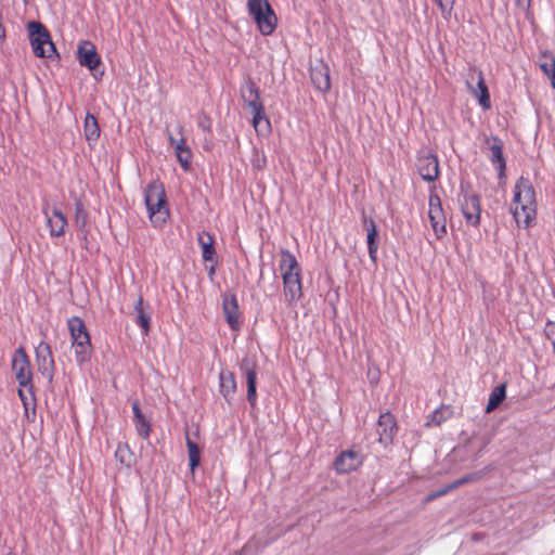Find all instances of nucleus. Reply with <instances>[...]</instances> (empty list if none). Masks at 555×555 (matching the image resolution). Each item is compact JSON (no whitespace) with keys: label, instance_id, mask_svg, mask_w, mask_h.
<instances>
[{"label":"nucleus","instance_id":"obj_23","mask_svg":"<svg viewBox=\"0 0 555 555\" xmlns=\"http://www.w3.org/2000/svg\"><path fill=\"white\" fill-rule=\"evenodd\" d=\"M280 270L282 272L283 276H299L301 269L296 260L295 256L288 251L287 249H284L281 251V263H280Z\"/></svg>","mask_w":555,"mask_h":555},{"label":"nucleus","instance_id":"obj_6","mask_svg":"<svg viewBox=\"0 0 555 555\" xmlns=\"http://www.w3.org/2000/svg\"><path fill=\"white\" fill-rule=\"evenodd\" d=\"M249 14L263 36L271 35L276 27V15L268 0H247Z\"/></svg>","mask_w":555,"mask_h":555},{"label":"nucleus","instance_id":"obj_31","mask_svg":"<svg viewBox=\"0 0 555 555\" xmlns=\"http://www.w3.org/2000/svg\"><path fill=\"white\" fill-rule=\"evenodd\" d=\"M505 398V386H496L490 393L486 411L492 412Z\"/></svg>","mask_w":555,"mask_h":555},{"label":"nucleus","instance_id":"obj_27","mask_svg":"<svg viewBox=\"0 0 555 555\" xmlns=\"http://www.w3.org/2000/svg\"><path fill=\"white\" fill-rule=\"evenodd\" d=\"M198 245L202 248V257L205 261H212L215 256L214 238L207 232H201L197 236Z\"/></svg>","mask_w":555,"mask_h":555},{"label":"nucleus","instance_id":"obj_33","mask_svg":"<svg viewBox=\"0 0 555 555\" xmlns=\"http://www.w3.org/2000/svg\"><path fill=\"white\" fill-rule=\"evenodd\" d=\"M88 221L87 211L83 208L81 202H77L75 205V222L79 228H85Z\"/></svg>","mask_w":555,"mask_h":555},{"label":"nucleus","instance_id":"obj_21","mask_svg":"<svg viewBox=\"0 0 555 555\" xmlns=\"http://www.w3.org/2000/svg\"><path fill=\"white\" fill-rule=\"evenodd\" d=\"M418 172L426 181H434L439 175V163L436 156L427 154L418 158Z\"/></svg>","mask_w":555,"mask_h":555},{"label":"nucleus","instance_id":"obj_20","mask_svg":"<svg viewBox=\"0 0 555 555\" xmlns=\"http://www.w3.org/2000/svg\"><path fill=\"white\" fill-rule=\"evenodd\" d=\"M47 218V225L52 236H61L65 232L67 219L65 215L57 208H53L51 212L48 209L43 210Z\"/></svg>","mask_w":555,"mask_h":555},{"label":"nucleus","instance_id":"obj_25","mask_svg":"<svg viewBox=\"0 0 555 555\" xmlns=\"http://www.w3.org/2000/svg\"><path fill=\"white\" fill-rule=\"evenodd\" d=\"M242 370L244 371L246 383H247V399L251 405H255L257 400L256 392V371L254 367L249 366L246 361L242 364Z\"/></svg>","mask_w":555,"mask_h":555},{"label":"nucleus","instance_id":"obj_5","mask_svg":"<svg viewBox=\"0 0 555 555\" xmlns=\"http://www.w3.org/2000/svg\"><path fill=\"white\" fill-rule=\"evenodd\" d=\"M70 333L72 348L79 364L88 362L92 354V345L85 322L78 317H72L67 321Z\"/></svg>","mask_w":555,"mask_h":555},{"label":"nucleus","instance_id":"obj_32","mask_svg":"<svg viewBox=\"0 0 555 555\" xmlns=\"http://www.w3.org/2000/svg\"><path fill=\"white\" fill-rule=\"evenodd\" d=\"M186 447L189 451L190 467L192 470H194L199 465L201 451L196 443L189 437L186 438Z\"/></svg>","mask_w":555,"mask_h":555},{"label":"nucleus","instance_id":"obj_9","mask_svg":"<svg viewBox=\"0 0 555 555\" xmlns=\"http://www.w3.org/2000/svg\"><path fill=\"white\" fill-rule=\"evenodd\" d=\"M428 219L435 236L441 240L447 234V221L440 197L431 194L428 199Z\"/></svg>","mask_w":555,"mask_h":555},{"label":"nucleus","instance_id":"obj_7","mask_svg":"<svg viewBox=\"0 0 555 555\" xmlns=\"http://www.w3.org/2000/svg\"><path fill=\"white\" fill-rule=\"evenodd\" d=\"M29 40L34 54L37 57H52L56 53L54 43L48 29L39 22L28 24Z\"/></svg>","mask_w":555,"mask_h":555},{"label":"nucleus","instance_id":"obj_39","mask_svg":"<svg viewBox=\"0 0 555 555\" xmlns=\"http://www.w3.org/2000/svg\"><path fill=\"white\" fill-rule=\"evenodd\" d=\"M5 36V33H4V28L2 27V25L0 24V39H3Z\"/></svg>","mask_w":555,"mask_h":555},{"label":"nucleus","instance_id":"obj_1","mask_svg":"<svg viewBox=\"0 0 555 555\" xmlns=\"http://www.w3.org/2000/svg\"><path fill=\"white\" fill-rule=\"evenodd\" d=\"M11 369L18 383V397L23 403L26 417L36 413V398L34 395L33 371L29 358L23 347L12 354Z\"/></svg>","mask_w":555,"mask_h":555},{"label":"nucleus","instance_id":"obj_15","mask_svg":"<svg viewBox=\"0 0 555 555\" xmlns=\"http://www.w3.org/2000/svg\"><path fill=\"white\" fill-rule=\"evenodd\" d=\"M310 77L314 88L321 92L331 89L330 67L323 60H319L310 68Z\"/></svg>","mask_w":555,"mask_h":555},{"label":"nucleus","instance_id":"obj_34","mask_svg":"<svg viewBox=\"0 0 555 555\" xmlns=\"http://www.w3.org/2000/svg\"><path fill=\"white\" fill-rule=\"evenodd\" d=\"M135 429L142 438L146 439L150 435L151 426L149 421L143 416L134 420Z\"/></svg>","mask_w":555,"mask_h":555},{"label":"nucleus","instance_id":"obj_13","mask_svg":"<svg viewBox=\"0 0 555 555\" xmlns=\"http://www.w3.org/2000/svg\"><path fill=\"white\" fill-rule=\"evenodd\" d=\"M363 463L361 453L354 450L341 452L335 460L334 467L338 474H349L358 469Z\"/></svg>","mask_w":555,"mask_h":555},{"label":"nucleus","instance_id":"obj_8","mask_svg":"<svg viewBox=\"0 0 555 555\" xmlns=\"http://www.w3.org/2000/svg\"><path fill=\"white\" fill-rule=\"evenodd\" d=\"M168 140L180 166L184 171H189L192 163V151L186 144L183 126L178 125L172 132H168Z\"/></svg>","mask_w":555,"mask_h":555},{"label":"nucleus","instance_id":"obj_24","mask_svg":"<svg viewBox=\"0 0 555 555\" xmlns=\"http://www.w3.org/2000/svg\"><path fill=\"white\" fill-rule=\"evenodd\" d=\"M220 391L223 397L229 401L236 391V382L232 372L222 370L219 374Z\"/></svg>","mask_w":555,"mask_h":555},{"label":"nucleus","instance_id":"obj_29","mask_svg":"<svg viewBox=\"0 0 555 555\" xmlns=\"http://www.w3.org/2000/svg\"><path fill=\"white\" fill-rule=\"evenodd\" d=\"M478 479V475L477 474H469L463 478H460L451 483H449L448 486L439 489L437 492L430 494L429 499H436V498H439V496H442L447 493H449L450 491L461 487L462 485H465L467 482H472L474 480H477Z\"/></svg>","mask_w":555,"mask_h":555},{"label":"nucleus","instance_id":"obj_30","mask_svg":"<svg viewBox=\"0 0 555 555\" xmlns=\"http://www.w3.org/2000/svg\"><path fill=\"white\" fill-rule=\"evenodd\" d=\"M542 59L540 68L548 76L552 87L555 88V56L552 53L544 52Z\"/></svg>","mask_w":555,"mask_h":555},{"label":"nucleus","instance_id":"obj_4","mask_svg":"<svg viewBox=\"0 0 555 555\" xmlns=\"http://www.w3.org/2000/svg\"><path fill=\"white\" fill-rule=\"evenodd\" d=\"M144 201L152 224L154 227H162L169 217L163 183L159 181L151 182L145 189Z\"/></svg>","mask_w":555,"mask_h":555},{"label":"nucleus","instance_id":"obj_17","mask_svg":"<svg viewBox=\"0 0 555 555\" xmlns=\"http://www.w3.org/2000/svg\"><path fill=\"white\" fill-rule=\"evenodd\" d=\"M396 430L397 426L395 417L390 413L382 414L377 423L379 442L385 446L389 444L395 437Z\"/></svg>","mask_w":555,"mask_h":555},{"label":"nucleus","instance_id":"obj_22","mask_svg":"<svg viewBox=\"0 0 555 555\" xmlns=\"http://www.w3.org/2000/svg\"><path fill=\"white\" fill-rule=\"evenodd\" d=\"M363 225L366 230V243H367V249H369V256L370 259L375 263L377 260V228L375 225V222L372 218H369L367 216H363Z\"/></svg>","mask_w":555,"mask_h":555},{"label":"nucleus","instance_id":"obj_37","mask_svg":"<svg viewBox=\"0 0 555 555\" xmlns=\"http://www.w3.org/2000/svg\"><path fill=\"white\" fill-rule=\"evenodd\" d=\"M128 453V449L127 447L125 446H118L117 450H116V456L119 457L120 462L121 463H125L126 460H125V454Z\"/></svg>","mask_w":555,"mask_h":555},{"label":"nucleus","instance_id":"obj_16","mask_svg":"<svg viewBox=\"0 0 555 555\" xmlns=\"http://www.w3.org/2000/svg\"><path fill=\"white\" fill-rule=\"evenodd\" d=\"M485 144H486V149L488 151V157H489L490 162L499 171L500 177H503L504 171H505V166H506L505 159L503 156V152H502L503 142L496 137H491V138H486Z\"/></svg>","mask_w":555,"mask_h":555},{"label":"nucleus","instance_id":"obj_26","mask_svg":"<svg viewBox=\"0 0 555 555\" xmlns=\"http://www.w3.org/2000/svg\"><path fill=\"white\" fill-rule=\"evenodd\" d=\"M100 132L96 118L92 114H87L83 124V135L89 144H93L98 141Z\"/></svg>","mask_w":555,"mask_h":555},{"label":"nucleus","instance_id":"obj_18","mask_svg":"<svg viewBox=\"0 0 555 555\" xmlns=\"http://www.w3.org/2000/svg\"><path fill=\"white\" fill-rule=\"evenodd\" d=\"M222 309L229 326L233 331H238L241 326V314L238 311L237 300L234 295L224 296L222 301Z\"/></svg>","mask_w":555,"mask_h":555},{"label":"nucleus","instance_id":"obj_28","mask_svg":"<svg viewBox=\"0 0 555 555\" xmlns=\"http://www.w3.org/2000/svg\"><path fill=\"white\" fill-rule=\"evenodd\" d=\"M135 323L142 328L143 334L147 335L150 331V315L145 312L142 297H139L134 305Z\"/></svg>","mask_w":555,"mask_h":555},{"label":"nucleus","instance_id":"obj_35","mask_svg":"<svg viewBox=\"0 0 555 555\" xmlns=\"http://www.w3.org/2000/svg\"><path fill=\"white\" fill-rule=\"evenodd\" d=\"M441 11L444 20H449L452 15L455 0H435Z\"/></svg>","mask_w":555,"mask_h":555},{"label":"nucleus","instance_id":"obj_14","mask_svg":"<svg viewBox=\"0 0 555 555\" xmlns=\"http://www.w3.org/2000/svg\"><path fill=\"white\" fill-rule=\"evenodd\" d=\"M461 202V209L466 221L476 227L480 221V202L476 194H463Z\"/></svg>","mask_w":555,"mask_h":555},{"label":"nucleus","instance_id":"obj_10","mask_svg":"<svg viewBox=\"0 0 555 555\" xmlns=\"http://www.w3.org/2000/svg\"><path fill=\"white\" fill-rule=\"evenodd\" d=\"M466 86L483 109L491 107L490 94L481 72L472 68L466 78Z\"/></svg>","mask_w":555,"mask_h":555},{"label":"nucleus","instance_id":"obj_42","mask_svg":"<svg viewBox=\"0 0 555 555\" xmlns=\"http://www.w3.org/2000/svg\"><path fill=\"white\" fill-rule=\"evenodd\" d=\"M436 418H437V412L435 413L433 421L436 422L437 424H439L440 421H436Z\"/></svg>","mask_w":555,"mask_h":555},{"label":"nucleus","instance_id":"obj_19","mask_svg":"<svg viewBox=\"0 0 555 555\" xmlns=\"http://www.w3.org/2000/svg\"><path fill=\"white\" fill-rule=\"evenodd\" d=\"M283 293L288 305L296 304L302 296L300 275L283 276Z\"/></svg>","mask_w":555,"mask_h":555},{"label":"nucleus","instance_id":"obj_11","mask_svg":"<svg viewBox=\"0 0 555 555\" xmlns=\"http://www.w3.org/2000/svg\"><path fill=\"white\" fill-rule=\"evenodd\" d=\"M35 353L38 372L51 383L54 376V360L50 346L41 341L36 347Z\"/></svg>","mask_w":555,"mask_h":555},{"label":"nucleus","instance_id":"obj_40","mask_svg":"<svg viewBox=\"0 0 555 555\" xmlns=\"http://www.w3.org/2000/svg\"><path fill=\"white\" fill-rule=\"evenodd\" d=\"M263 164H264V159H262L261 162L259 160V162L257 163V167H258V168H261V167L263 166Z\"/></svg>","mask_w":555,"mask_h":555},{"label":"nucleus","instance_id":"obj_36","mask_svg":"<svg viewBox=\"0 0 555 555\" xmlns=\"http://www.w3.org/2000/svg\"><path fill=\"white\" fill-rule=\"evenodd\" d=\"M544 334L551 341L553 350L555 351V321H547L544 327Z\"/></svg>","mask_w":555,"mask_h":555},{"label":"nucleus","instance_id":"obj_2","mask_svg":"<svg viewBox=\"0 0 555 555\" xmlns=\"http://www.w3.org/2000/svg\"><path fill=\"white\" fill-rule=\"evenodd\" d=\"M512 214L519 227L528 228L535 220V191L531 182L526 178H519L514 186Z\"/></svg>","mask_w":555,"mask_h":555},{"label":"nucleus","instance_id":"obj_38","mask_svg":"<svg viewBox=\"0 0 555 555\" xmlns=\"http://www.w3.org/2000/svg\"><path fill=\"white\" fill-rule=\"evenodd\" d=\"M132 411H133L134 420L138 418V417L143 416V414L141 413L139 403L137 401H134L132 403Z\"/></svg>","mask_w":555,"mask_h":555},{"label":"nucleus","instance_id":"obj_12","mask_svg":"<svg viewBox=\"0 0 555 555\" xmlns=\"http://www.w3.org/2000/svg\"><path fill=\"white\" fill-rule=\"evenodd\" d=\"M77 59L79 64L89 70H95L101 64V57L96 52L95 46L89 40L79 42Z\"/></svg>","mask_w":555,"mask_h":555},{"label":"nucleus","instance_id":"obj_3","mask_svg":"<svg viewBox=\"0 0 555 555\" xmlns=\"http://www.w3.org/2000/svg\"><path fill=\"white\" fill-rule=\"evenodd\" d=\"M241 96L245 106L253 115V127L258 135H267L271 131V124L264 113V107L260 101L259 90L253 81H246L241 88Z\"/></svg>","mask_w":555,"mask_h":555},{"label":"nucleus","instance_id":"obj_41","mask_svg":"<svg viewBox=\"0 0 555 555\" xmlns=\"http://www.w3.org/2000/svg\"><path fill=\"white\" fill-rule=\"evenodd\" d=\"M199 126L203 128V129H208L209 127L206 125V122H199Z\"/></svg>","mask_w":555,"mask_h":555}]
</instances>
